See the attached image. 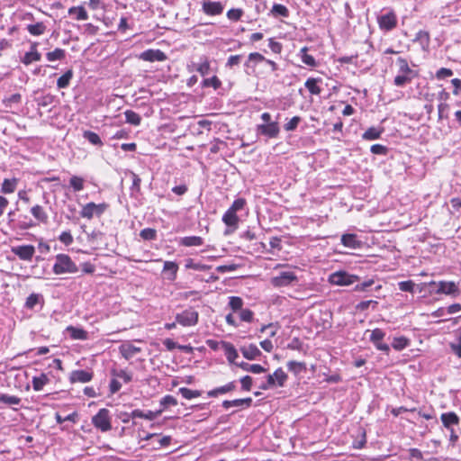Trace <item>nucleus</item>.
Here are the masks:
<instances>
[{
	"label": "nucleus",
	"instance_id": "obj_11",
	"mask_svg": "<svg viewBox=\"0 0 461 461\" xmlns=\"http://www.w3.org/2000/svg\"><path fill=\"white\" fill-rule=\"evenodd\" d=\"M279 126L277 122L264 123L258 126V131L268 138H276L279 134Z\"/></svg>",
	"mask_w": 461,
	"mask_h": 461
},
{
	"label": "nucleus",
	"instance_id": "obj_37",
	"mask_svg": "<svg viewBox=\"0 0 461 461\" xmlns=\"http://www.w3.org/2000/svg\"><path fill=\"white\" fill-rule=\"evenodd\" d=\"M287 367L290 372H293L295 375L306 369V366L303 362L297 361H289L287 363Z\"/></svg>",
	"mask_w": 461,
	"mask_h": 461
},
{
	"label": "nucleus",
	"instance_id": "obj_40",
	"mask_svg": "<svg viewBox=\"0 0 461 461\" xmlns=\"http://www.w3.org/2000/svg\"><path fill=\"white\" fill-rule=\"evenodd\" d=\"M396 62L399 67V73L415 74V72L409 67L408 62L405 59L398 58Z\"/></svg>",
	"mask_w": 461,
	"mask_h": 461
},
{
	"label": "nucleus",
	"instance_id": "obj_4",
	"mask_svg": "<svg viewBox=\"0 0 461 461\" xmlns=\"http://www.w3.org/2000/svg\"><path fill=\"white\" fill-rule=\"evenodd\" d=\"M92 422L95 428L102 431H108L112 428L109 411L106 409H101L97 414L93 417Z\"/></svg>",
	"mask_w": 461,
	"mask_h": 461
},
{
	"label": "nucleus",
	"instance_id": "obj_44",
	"mask_svg": "<svg viewBox=\"0 0 461 461\" xmlns=\"http://www.w3.org/2000/svg\"><path fill=\"white\" fill-rule=\"evenodd\" d=\"M414 41H419L423 47L428 46L429 43V34L426 31H419L416 33Z\"/></svg>",
	"mask_w": 461,
	"mask_h": 461
},
{
	"label": "nucleus",
	"instance_id": "obj_8",
	"mask_svg": "<svg viewBox=\"0 0 461 461\" xmlns=\"http://www.w3.org/2000/svg\"><path fill=\"white\" fill-rule=\"evenodd\" d=\"M378 23L382 30L391 31L397 24V17L393 12H389L378 18Z\"/></svg>",
	"mask_w": 461,
	"mask_h": 461
},
{
	"label": "nucleus",
	"instance_id": "obj_7",
	"mask_svg": "<svg viewBox=\"0 0 461 461\" xmlns=\"http://www.w3.org/2000/svg\"><path fill=\"white\" fill-rule=\"evenodd\" d=\"M11 251L20 259L30 261L35 253V248L32 245H22L12 247Z\"/></svg>",
	"mask_w": 461,
	"mask_h": 461
},
{
	"label": "nucleus",
	"instance_id": "obj_39",
	"mask_svg": "<svg viewBox=\"0 0 461 461\" xmlns=\"http://www.w3.org/2000/svg\"><path fill=\"white\" fill-rule=\"evenodd\" d=\"M307 47H303V49H301L300 54L302 61L308 66L315 67L316 61L312 56L307 54Z\"/></svg>",
	"mask_w": 461,
	"mask_h": 461
},
{
	"label": "nucleus",
	"instance_id": "obj_32",
	"mask_svg": "<svg viewBox=\"0 0 461 461\" xmlns=\"http://www.w3.org/2000/svg\"><path fill=\"white\" fill-rule=\"evenodd\" d=\"M83 137L86 140H87L93 145H95V146H102L103 145V142H102L100 137L98 136V134H96L94 131H85L83 132Z\"/></svg>",
	"mask_w": 461,
	"mask_h": 461
},
{
	"label": "nucleus",
	"instance_id": "obj_41",
	"mask_svg": "<svg viewBox=\"0 0 461 461\" xmlns=\"http://www.w3.org/2000/svg\"><path fill=\"white\" fill-rule=\"evenodd\" d=\"M229 306L233 312L241 311L243 306V300L239 296H230L229 299Z\"/></svg>",
	"mask_w": 461,
	"mask_h": 461
},
{
	"label": "nucleus",
	"instance_id": "obj_2",
	"mask_svg": "<svg viewBox=\"0 0 461 461\" xmlns=\"http://www.w3.org/2000/svg\"><path fill=\"white\" fill-rule=\"evenodd\" d=\"M299 281V278L294 269H287L279 272L276 276H273L270 283L275 287H284L289 285H294Z\"/></svg>",
	"mask_w": 461,
	"mask_h": 461
},
{
	"label": "nucleus",
	"instance_id": "obj_48",
	"mask_svg": "<svg viewBox=\"0 0 461 461\" xmlns=\"http://www.w3.org/2000/svg\"><path fill=\"white\" fill-rule=\"evenodd\" d=\"M272 13L275 14L281 15L283 17H288V15H289L288 9L285 5H280V4H275L273 5Z\"/></svg>",
	"mask_w": 461,
	"mask_h": 461
},
{
	"label": "nucleus",
	"instance_id": "obj_27",
	"mask_svg": "<svg viewBox=\"0 0 461 461\" xmlns=\"http://www.w3.org/2000/svg\"><path fill=\"white\" fill-rule=\"evenodd\" d=\"M416 76V74H402L399 73L393 80V83L396 86H403L411 82L412 78Z\"/></svg>",
	"mask_w": 461,
	"mask_h": 461
},
{
	"label": "nucleus",
	"instance_id": "obj_6",
	"mask_svg": "<svg viewBox=\"0 0 461 461\" xmlns=\"http://www.w3.org/2000/svg\"><path fill=\"white\" fill-rule=\"evenodd\" d=\"M106 208V203L95 204V203H88L82 208L80 215L83 218L92 219L94 214L101 215Z\"/></svg>",
	"mask_w": 461,
	"mask_h": 461
},
{
	"label": "nucleus",
	"instance_id": "obj_38",
	"mask_svg": "<svg viewBox=\"0 0 461 461\" xmlns=\"http://www.w3.org/2000/svg\"><path fill=\"white\" fill-rule=\"evenodd\" d=\"M0 402L7 405H18L21 402V398L14 395L0 394Z\"/></svg>",
	"mask_w": 461,
	"mask_h": 461
},
{
	"label": "nucleus",
	"instance_id": "obj_33",
	"mask_svg": "<svg viewBox=\"0 0 461 461\" xmlns=\"http://www.w3.org/2000/svg\"><path fill=\"white\" fill-rule=\"evenodd\" d=\"M66 52L64 50L57 48L53 51L48 52L46 58L49 61L61 60L65 58Z\"/></svg>",
	"mask_w": 461,
	"mask_h": 461
},
{
	"label": "nucleus",
	"instance_id": "obj_36",
	"mask_svg": "<svg viewBox=\"0 0 461 461\" xmlns=\"http://www.w3.org/2000/svg\"><path fill=\"white\" fill-rule=\"evenodd\" d=\"M46 26L43 23H37L35 24H29L27 26L28 32L35 36H39L44 33Z\"/></svg>",
	"mask_w": 461,
	"mask_h": 461
},
{
	"label": "nucleus",
	"instance_id": "obj_16",
	"mask_svg": "<svg viewBox=\"0 0 461 461\" xmlns=\"http://www.w3.org/2000/svg\"><path fill=\"white\" fill-rule=\"evenodd\" d=\"M120 353L122 356L126 358L130 359L132 357H134L137 353L140 352V348L138 347H135L134 345L131 343H123L119 348Z\"/></svg>",
	"mask_w": 461,
	"mask_h": 461
},
{
	"label": "nucleus",
	"instance_id": "obj_9",
	"mask_svg": "<svg viewBox=\"0 0 461 461\" xmlns=\"http://www.w3.org/2000/svg\"><path fill=\"white\" fill-rule=\"evenodd\" d=\"M140 59L145 61H164L167 59V55L160 50H147L140 53Z\"/></svg>",
	"mask_w": 461,
	"mask_h": 461
},
{
	"label": "nucleus",
	"instance_id": "obj_34",
	"mask_svg": "<svg viewBox=\"0 0 461 461\" xmlns=\"http://www.w3.org/2000/svg\"><path fill=\"white\" fill-rule=\"evenodd\" d=\"M73 77L72 70H68L64 75L59 77L57 81V86L59 88H66L68 86L69 82Z\"/></svg>",
	"mask_w": 461,
	"mask_h": 461
},
{
	"label": "nucleus",
	"instance_id": "obj_53",
	"mask_svg": "<svg viewBox=\"0 0 461 461\" xmlns=\"http://www.w3.org/2000/svg\"><path fill=\"white\" fill-rule=\"evenodd\" d=\"M196 70L202 75L205 76L210 71V63L207 59H204V60L200 63L196 68Z\"/></svg>",
	"mask_w": 461,
	"mask_h": 461
},
{
	"label": "nucleus",
	"instance_id": "obj_19",
	"mask_svg": "<svg viewBox=\"0 0 461 461\" xmlns=\"http://www.w3.org/2000/svg\"><path fill=\"white\" fill-rule=\"evenodd\" d=\"M441 421L443 425L447 429H451L452 426L459 423V418L455 412H446L441 414Z\"/></svg>",
	"mask_w": 461,
	"mask_h": 461
},
{
	"label": "nucleus",
	"instance_id": "obj_31",
	"mask_svg": "<svg viewBox=\"0 0 461 461\" xmlns=\"http://www.w3.org/2000/svg\"><path fill=\"white\" fill-rule=\"evenodd\" d=\"M320 79L316 78H308L304 84L305 87L309 90V92L312 95H320L321 89L317 86V83Z\"/></svg>",
	"mask_w": 461,
	"mask_h": 461
},
{
	"label": "nucleus",
	"instance_id": "obj_64",
	"mask_svg": "<svg viewBox=\"0 0 461 461\" xmlns=\"http://www.w3.org/2000/svg\"><path fill=\"white\" fill-rule=\"evenodd\" d=\"M59 240L65 245H70L73 242V237L70 232L64 231L60 234Z\"/></svg>",
	"mask_w": 461,
	"mask_h": 461
},
{
	"label": "nucleus",
	"instance_id": "obj_22",
	"mask_svg": "<svg viewBox=\"0 0 461 461\" xmlns=\"http://www.w3.org/2000/svg\"><path fill=\"white\" fill-rule=\"evenodd\" d=\"M236 388V384L234 382H230L223 386H221V387H217L213 390H211L207 393L208 396L210 397H216L218 396L219 394H223V393H227L229 392H231L233 390H235Z\"/></svg>",
	"mask_w": 461,
	"mask_h": 461
},
{
	"label": "nucleus",
	"instance_id": "obj_29",
	"mask_svg": "<svg viewBox=\"0 0 461 461\" xmlns=\"http://www.w3.org/2000/svg\"><path fill=\"white\" fill-rule=\"evenodd\" d=\"M203 243V239L198 236L185 237L181 240V244L185 247L201 246Z\"/></svg>",
	"mask_w": 461,
	"mask_h": 461
},
{
	"label": "nucleus",
	"instance_id": "obj_60",
	"mask_svg": "<svg viewBox=\"0 0 461 461\" xmlns=\"http://www.w3.org/2000/svg\"><path fill=\"white\" fill-rule=\"evenodd\" d=\"M243 12L241 9H230L227 13V17L230 20L238 21L241 17Z\"/></svg>",
	"mask_w": 461,
	"mask_h": 461
},
{
	"label": "nucleus",
	"instance_id": "obj_17",
	"mask_svg": "<svg viewBox=\"0 0 461 461\" xmlns=\"http://www.w3.org/2000/svg\"><path fill=\"white\" fill-rule=\"evenodd\" d=\"M203 9L205 14L210 15H217L222 13L223 6L220 2H204Z\"/></svg>",
	"mask_w": 461,
	"mask_h": 461
},
{
	"label": "nucleus",
	"instance_id": "obj_28",
	"mask_svg": "<svg viewBox=\"0 0 461 461\" xmlns=\"http://www.w3.org/2000/svg\"><path fill=\"white\" fill-rule=\"evenodd\" d=\"M16 185H17L16 178L5 179L2 184L1 192L4 194L14 193L16 189Z\"/></svg>",
	"mask_w": 461,
	"mask_h": 461
},
{
	"label": "nucleus",
	"instance_id": "obj_62",
	"mask_svg": "<svg viewBox=\"0 0 461 461\" xmlns=\"http://www.w3.org/2000/svg\"><path fill=\"white\" fill-rule=\"evenodd\" d=\"M266 59L263 55H261L260 53L258 52H253V53H250L249 55V60L248 62L246 63V66L249 67V62L250 61H253V62H261V61H265Z\"/></svg>",
	"mask_w": 461,
	"mask_h": 461
},
{
	"label": "nucleus",
	"instance_id": "obj_18",
	"mask_svg": "<svg viewBox=\"0 0 461 461\" xmlns=\"http://www.w3.org/2000/svg\"><path fill=\"white\" fill-rule=\"evenodd\" d=\"M251 403H252V399L250 397H248V398H244V399H236V400H232V401L226 400L222 402V406L225 409H230L231 407L248 408L251 405Z\"/></svg>",
	"mask_w": 461,
	"mask_h": 461
},
{
	"label": "nucleus",
	"instance_id": "obj_57",
	"mask_svg": "<svg viewBox=\"0 0 461 461\" xmlns=\"http://www.w3.org/2000/svg\"><path fill=\"white\" fill-rule=\"evenodd\" d=\"M113 375L114 376L119 377V378H122V379L123 380V382H124V383H129V382H131V378H132V377H131V374H129V373H127V372H126V371H124V370H120V371H118V372H117V371H115V370H113Z\"/></svg>",
	"mask_w": 461,
	"mask_h": 461
},
{
	"label": "nucleus",
	"instance_id": "obj_52",
	"mask_svg": "<svg viewBox=\"0 0 461 461\" xmlns=\"http://www.w3.org/2000/svg\"><path fill=\"white\" fill-rule=\"evenodd\" d=\"M254 313L249 309H242L240 313V318L241 321L246 322H250L253 320Z\"/></svg>",
	"mask_w": 461,
	"mask_h": 461
},
{
	"label": "nucleus",
	"instance_id": "obj_12",
	"mask_svg": "<svg viewBox=\"0 0 461 461\" xmlns=\"http://www.w3.org/2000/svg\"><path fill=\"white\" fill-rule=\"evenodd\" d=\"M222 221L228 226V227H231L232 230H226L225 231V234H230L234 230H236L238 228V223H239V217L237 216V213L230 211V210H227L226 212L223 214L222 216Z\"/></svg>",
	"mask_w": 461,
	"mask_h": 461
},
{
	"label": "nucleus",
	"instance_id": "obj_50",
	"mask_svg": "<svg viewBox=\"0 0 461 461\" xmlns=\"http://www.w3.org/2000/svg\"><path fill=\"white\" fill-rule=\"evenodd\" d=\"M221 83L216 76H213L211 78H205L203 81V86L205 87L212 86L214 89H218L221 86Z\"/></svg>",
	"mask_w": 461,
	"mask_h": 461
},
{
	"label": "nucleus",
	"instance_id": "obj_30",
	"mask_svg": "<svg viewBox=\"0 0 461 461\" xmlns=\"http://www.w3.org/2000/svg\"><path fill=\"white\" fill-rule=\"evenodd\" d=\"M124 115H125L126 122L128 123L135 125V126L140 125V123L141 122V118H140V114H138L134 111L127 110L124 112Z\"/></svg>",
	"mask_w": 461,
	"mask_h": 461
},
{
	"label": "nucleus",
	"instance_id": "obj_51",
	"mask_svg": "<svg viewBox=\"0 0 461 461\" xmlns=\"http://www.w3.org/2000/svg\"><path fill=\"white\" fill-rule=\"evenodd\" d=\"M246 204V201L243 198L236 199L231 206L229 208V210L234 212L237 213L238 211H240L243 209L244 205Z\"/></svg>",
	"mask_w": 461,
	"mask_h": 461
},
{
	"label": "nucleus",
	"instance_id": "obj_43",
	"mask_svg": "<svg viewBox=\"0 0 461 461\" xmlns=\"http://www.w3.org/2000/svg\"><path fill=\"white\" fill-rule=\"evenodd\" d=\"M179 393L182 394V396L184 398L188 399V400L199 397L201 395V392L200 391L191 390V389L186 388V387H181L179 389Z\"/></svg>",
	"mask_w": 461,
	"mask_h": 461
},
{
	"label": "nucleus",
	"instance_id": "obj_55",
	"mask_svg": "<svg viewBox=\"0 0 461 461\" xmlns=\"http://www.w3.org/2000/svg\"><path fill=\"white\" fill-rule=\"evenodd\" d=\"M398 285L401 291L412 293L415 284L412 281L409 280L400 282Z\"/></svg>",
	"mask_w": 461,
	"mask_h": 461
},
{
	"label": "nucleus",
	"instance_id": "obj_21",
	"mask_svg": "<svg viewBox=\"0 0 461 461\" xmlns=\"http://www.w3.org/2000/svg\"><path fill=\"white\" fill-rule=\"evenodd\" d=\"M41 53L38 52V50H37V44L34 43L32 45L31 50L29 52L25 53L23 59V62L25 65H29L33 61L41 60Z\"/></svg>",
	"mask_w": 461,
	"mask_h": 461
},
{
	"label": "nucleus",
	"instance_id": "obj_5",
	"mask_svg": "<svg viewBox=\"0 0 461 461\" xmlns=\"http://www.w3.org/2000/svg\"><path fill=\"white\" fill-rule=\"evenodd\" d=\"M357 276L348 275L346 272H336L330 276L329 281L336 285H348L354 284Z\"/></svg>",
	"mask_w": 461,
	"mask_h": 461
},
{
	"label": "nucleus",
	"instance_id": "obj_15",
	"mask_svg": "<svg viewBox=\"0 0 461 461\" xmlns=\"http://www.w3.org/2000/svg\"><path fill=\"white\" fill-rule=\"evenodd\" d=\"M240 350L242 353L243 357L249 360H254L261 355V351L254 344L243 346L240 348Z\"/></svg>",
	"mask_w": 461,
	"mask_h": 461
},
{
	"label": "nucleus",
	"instance_id": "obj_54",
	"mask_svg": "<svg viewBox=\"0 0 461 461\" xmlns=\"http://www.w3.org/2000/svg\"><path fill=\"white\" fill-rule=\"evenodd\" d=\"M140 235L144 240H151L155 239L156 231L153 229L147 228V229L142 230L140 231Z\"/></svg>",
	"mask_w": 461,
	"mask_h": 461
},
{
	"label": "nucleus",
	"instance_id": "obj_63",
	"mask_svg": "<svg viewBox=\"0 0 461 461\" xmlns=\"http://www.w3.org/2000/svg\"><path fill=\"white\" fill-rule=\"evenodd\" d=\"M160 403L164 407H167L169 405L175 406L177 404V401L172 395H166L165 397L162 398Z\"/></svg>",
	"mask_w": 461,
	"mask_h": 461
},
{
	"label": "nucleus",
	"instance_id": "obj_42",
	"mask_svg": "<svg viewBox=\"0 0 461 461\" xmlns=\"http://www.w3.org/2000/svg\"><path fill=\"white\" fill-rule=\"evenodd\" d=\"M68 13L70 14H77V20H79V21H85V20H87L88 19V15H87V13L86 11L85 10L84 7L82 6H79V7H71L69 10H68Z\"/></svg>",
	"mask_w": 461,
	"mask_h": 461
},
{
	"label": "nucleus",
	"instance_id": "obj_35",
	"mask_svg": "<svg viewBox=\"0 0 461 461\" xmlns=\"http://www.w3.org/2000/svg\"><path fill=\"white\" fill-rule=\"evenodd\" d=\"M49 382L46 375L42 374L40 376L33 377L32 386L35 391H41L43 386Z\"/></svg>",
	"mask_w": 461,
	"mask_h": 461
},
{
	"label": "nucleus",
	"instance_id": "obj_10",
	"mask_svg": "<svg viewBox=\"0 0 461 461\" xmlns=\"http://www.w3.org/2000/svg\"><path fill=\"white\" fill-rule=\"evenodd\" d=\"M385 333L382 330L375 329L371 331L370 340L375 344L377 349L387 352L389 351V346L382 342Z\"/></svg>",
	"mask_w": 461,
	"mask_h": 461
},
{
	"label": "nucleus",
	"instance_id": "obj_24",
	"mask_svg": "<svg viewBox=\"0 0 461 461\" xmlns=\"http://www.w3.org/2000/svg\"><path fill=\"white\" fill-rule=\"evenodd\" d=\"M341 242L344 246L350 249H357L360 247V241L357 240V236L355 234L342 235Z\"/></svg>",
	"mask_w": 461,
	"mask_h": 461
},
{
	"label": "nucleus",
	"instance_id": "obj_47",
	"mask_svg": "<svg viewBox=\"0 0 461 461\" xmlns=\"http://www.w3.org/2000/svg\"><path fill=\"white\" fill-rule=\"evenodd\" d=\"M177 269H178V267L175 262L166 261L164 263L163 270L165 272H170L172 274V276L169 278L171 280L175 279Z\"/></svg>",
	"mask_w": 461,
	"mask_h": 461
},
{
	"label": "nucleus",
	"instance_id": "obj_14",
	"mask_svg": "<svg viewBox=\"0 0 461 461\" xmlns=\"http://www.w3.org/2000/svg\"><path fill=\"white\" fill-rule=\"evenodd\" d=\"M437 294H444L456 295L458 294V288L454 282H439L438 285Z\"/></svg>",
	"mask_w": 461,
	"mask_h": 461
},
{
	"label": "nucleus",
	"instance_id": "obj_25",
	"mask_svg": "<svg viewBox=\"0 0 461 461\" xmlns=\"http://www.w3.org/2000/svg\"><path fill=\"white\" fill-rule=\"evenodd\" d=\"M235 364L238 366H240V368H242L244 371L251 372L253 374H260V373H264L266 371V369L258 364L250 365L246 362H240V363H235Z\"/></svg>",
	"mask_w": 461,
	"mask_h": 461
},
{
	"label": "nucleus",
	"instance_id": "obj_59",
	"mask_svg": "<svg viewBox=\"0 0 461 461\" xmlns=\"http://www.w3.org/2000/svg\"><path fill=\"white\" fill-rule=\"evenodd\" d=\"M407 344H408V340L405 338L401 337V338L394 339L393 347L397 350H401V349L404 348L407 346Z\"/></svg>",
	"mask_w": 461,
	"mask_h": 461
},
{
	"label": "nucleus",
	"instance_id": "obj_26",
	"mask_svg": "<svg viewBox=\"0 0 461 461\" xmlns=\"http://www.w3.org/2000/svg\"><path fill=\"white\" fill-rule=\"evenodd\" d=\"M31 212L33 215V217L38 220L41 222H47L48 221V214L43 209L42 206L37 204L32 207Z\"/></svg>",
	"mask_w": 461,
	"mask_h": 461
},
{
	"label": "nucleus",
	"instance_id": "obj_1",
	"mask_svg": "<svg viewBox=\"0 0 461 461\" xmlns=\"http://www.w3.org/2000/svg\"><path fill=\"white\" fill-rule=\"evenodd\" d=\"M78 271L77 265L66 254H58L55 258L53 272L56 275L75 274Z\"/></svg>",
	"mask_w": 461,
	"mask_h": 461
},
{
	"label": "nucleus",
	"instance_id": "obj_13",
	"mask_svg": "<svg viewBox=\"0 0 461 461\" xmlns=\"http://www.w3.org/2000/svg\"><path fill=\"white\" fill-rule=\"evenodd\" d=\"M93 378V374L86 370H75L70 374L71 383H87Z\"/></svg>",
	"mask_w": 461,
	"mask_h": 461
},
{
	"label": "nucleus",
	"instance_id": "obj_23",
	"mask_svg": "<svg viewBox=\"0 0 461 461\" xmlns=\"http://www.w3.org/2000/svg\"><path fill=\"white\" fill-rule=\"evenodd\" d=\"M67 331L73 339L86 340L88 339L87 332L83 329L68 326Z\"/></svg>",
	"mask_w": 461,
	"mask_h": 461
},
{
	"label": "nucleus",
	"instance_id": "obj_45",
	"mask_svg": "<svg viewBox=\"0 0 461 461\" xmlns=\"http://www.w3.org/2000/svg\"><path fill=\"white\" fill-rule=\"evenodd\" d=\"M381 132L382 131L377 130L376 128L371 127L365 131V133L363 134V138L365 140H376L380 138Z\"/></svg>",
	"mask_w": 461,
	"mask_h": 461
},
{
	"label": "nucleus",
	"instance_id": "obj_46",
	"mask_svg": "<svg viewBox=\"0 0 461 461\" xmlns=\"http://www.w3.org/2000/svg\"><path fill=\"white\" fill-rule=\"evenodd\" d=\"M275 378V382L279 385L283 386L285 380L287 379L286 374L283 371L282 368L276 369L274 374H272Z\"/></svg>",
	"mask_w": 461,
	"mask_h": 461
},
{
	"label": "nucleus",
	"instance_id": "obj_56",
	"mask_svg": "<svg viewBox=\"0 0 461 461\" xmlns=\"http://www.w3.org/2000/svg\"><path fill=\"white\" fill-rule=\"evenodd\" d=\"M185 267L186 268H191V269H194V270H200V271H203V270H207L210 268V267L206 266V265H203V264H199V263H194L193 260H188V262L186 263L185 265Z\"/></svg>",
	"mask_w": 461,
	"mask_h": 461
},
{
	"label": "nucleus",
	"instance_id": "obj_49",
	"mask_svg": "<svg viewBox=\"0 0 461 461\" xmlns=\"http://www.w3.org/2000/svg\"><path fill=\"white\" fill-rule=\"evenodd\" d=\"M69 182L75 191H81L84 188V179L82 177L74 176Z\"/></svg>",
	"mask_w": 461,
	"mask_h": 461
},
{
	"label": "nucleus",
	"instance_id": "obj_20",
	"mask_svg": "<svg viewBox=\"0 0 461 461\" xmlns=\"http://www.w3.org/2000/svg\"><path fill=\"white\" fill-rule=\"evenodd\" d=\"M221 344L225 351V355L229 362L235 364V359L239 357V355L234 346L231 343L226 341H221Z\"/></svg>",
	"mask_w": 461,
	"mask_h": 461
},
{
	"label": "nucleus",
	"instance_id": "obj_61",
	"mask_svg": "<svg viewBox=\"0 0 461 461\" xmlns=\"http://www.w3.org/2000/svg\"><path fill=\"white\" fill-rule=\"evenodd\" d=\"M377 302L374 300H368V301H363L360 302L358 304H357L356 309L358 311H365L366 310L370 305H373L374 307L377 305Z\"/></svg>",
	"mask_w": 461,
	"mask_h": 461
},
{
	"label": "nucleus",
	"instance_id": "obj_3",
	"mask_svg": "<svg viewBox=\"0 0 461 461\" xmlns=\"http://www.w3.org/2000/svg\"><path fill=\"white\" fill-rule=\"evenodd\" d=\"M198 312L194 309H186L181 313H177L176 321L182 326H194L198 322Z\"/></svg>",
	"mask_w": 461,
	"mask_h": 461
},
{
	"label": "nucleus",
	"instance_id": "obj_58",
	"mask_svg": "<svg viewBox=\"0 0 461 461\" xmlns=\"http://www.w3.org/2000/svg\"><path fill=\"white\" fill-rule=\"evenodd\" d=\"M301 118L299 116L293 117L285 125V129L286 131H294L297 128L298 123L300 122Z\"/></svg>",
	"mask_w": 461,
	"mask_h": 461
}]
</instances>
